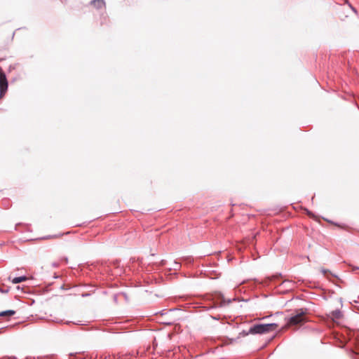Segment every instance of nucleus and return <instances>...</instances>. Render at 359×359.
<instances>
[{"mask_svg": "<svg viewBox=\"0 0 359 359\" xmlns=\"http://www.w3.org/2000/svg\"><path fill=\"white\" fill-rule=\"evenodd\" d=\"M278 327L276 323L258 324L252 326L250 328V334H264L275 330Z\"/></svg>", "mask_w": 359, "mask_h": 359, "instance_id": "obj_1", "label": "nucleus"}, {"mask_svg": "<svg viewBox=\"0 0 359 359\" xmlns=\"http://www.w3.org/2000/svg\"><path fill=\"white\" fill-rule=\"evenodd\" d=\"M343 315L340 310H334L331 312L330 317L332 319V320L335 321L339 320L342 318Z\"/></svg>", "mask_w": 359, "mask_h": 359, "instance_id": "obj_5", "label": "nucleus"}, {"mask_svg": "<svg viewBox=\"0 0 359 359\" xmlns=\"http://www.w3.org/2000/svg\"><path fill=\"white\" fill-rule=\"evenodd\" d=\"M8 81L5 73L0 67V99L3 98L8 90Z\"/></svg>", "mask_w": 359, "mask_h": 359, "instance_id": "obj_3", "label": "nucleus"}, {"mask_svg": "<svg viewBox=\"0 0 359 359\" xmlns=\"http://www.w3.org/2000/svg\"><path fill=\"white\" fill-rule=\"evenodd\" d=\"M91 4L95 7L100 8L104 6V0H93L91 1Z\"/></svg>", "mask_w": 359, "mask_h": 359, "instance_id": "obj_6", "label": "nucleus"}, {"mask_svg": "<svg viewBox=\"0 0 359 359\" xmlns=\"http://www.w3.org/2000/svg\"><path fill=\"white\" fill-rule=\"evenodd\" d=\"M217 301H218V302L216 303V306H220V307L228 305L231 302V299L226 300L224 299V296L221 294H219L218 295Z\"/></svg>", "mask_w": 359, "mask_h": 359, "instance_id": "obj_4", "label": "nucleus"}, {"mask_svg": "<svg viewBox=\"0 0 359 359\" xmlns=\"http://www.w3.org/2000/svg\"><path fill=\"white\" fill-rule=\"evenodd\" d=\"M321 271H322V273H323V274H326V273H327V270H325V269H322V270H321Z\"/></svg>", "mask_w": 359, "mask_h": 359, "instance_id": "obj_10", "label": "nucleus"}, {"mask_svg": "<svg viewBox=\"0 0 359 359\" xmlns=\"http://www.w3.org/2000/svg\"><path fill=\"white\" fill-rule=\"evenodd\" d=\"M307 214L311 217L313 216V214L309 211H307Z\"/></svg>", "mask_w": 359, "mask_h": 359, "instance_id": "obj_11", "label": "nucleus"}, {"mask_svg": "<svg viewBox=\"0 0 359 359\" xmlns=\"http://www.w3.org/2000/svg\"><path fill=\"white\" fill-rule=\"evenodd\" d=\"M294 315L292 316L287 321L289 325H297L306 321V309H299L295 310Z\"/></svg>", "mask_w": 359, "mask_h": 359, "instance_id": "obj_2", "label": "nucleus"}, {"mask_svg": "<svg viewBox=\"0 0 359 359\" xmlns=\"http://www.w3.org/2000/svg\"><path fill=\"white\" fill-rule=\"evenodd\" d=\"M165 262L164 260H162L161 261V265H165Z\"/></svg>", "mask_w": 359, "mask_h": 359, "instance_id": "obj_12", "label": "nucleus"}, {"mask_svg": "<svg viewBox=\"0 0 359 359\" xmlns=\"http://www.w3.org/2000/svg\"><path fill=\"white\" fill-rule=\"evenodd\" d=\"M181 267V264L177 261L173 262V264L171 266L170 269H173L175 271L179 270Z\"/></svg>", "mask_w": 359, "mask_h": 359, "instance_id": "obj_9", "label": "nucleus"}, {"mask_svg": "<svg viewBox=\"0 0 359 359\" xmlns=\"http://www.w3.org/2000/svg\"><path fill=\"white\" fill-rule=\"evenodd\" d=\"M27 278L26 276H20V277H15L12 280V283L14 284H17L21 282H23L26 280Z\"/></svg>", "mask_w": 359, "mask_h": 359, "instance_id": "obj_7", "label": "nucleus"}, {"mask_svg": "<svg viewBox=\"0 0 359 359\" xmlns=\"http://www.w3.org/2000/svg\"><path fill=\"white\" fill-rule=\"evenodd\" d=\"M15 313L13 310H8L0 313V316H11Z\"/></svg>", "mask_w": 359, "mask_h": 359, "instance_id": "obj_8", "label": "nucleus"}]
</instances>
